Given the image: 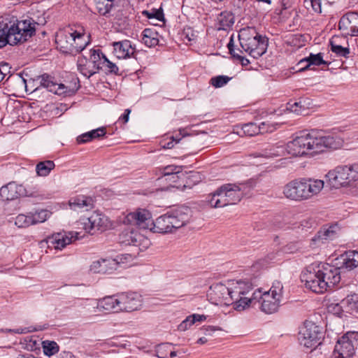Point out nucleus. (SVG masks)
Segmentation results:
<instances>
[{
    "label": "nucleus",
    "mask_w": 358,
    "mask_h": 358,
    "mask_svg": "<svg viewBox=\"0 0 358 358\" xmlns=\"http://www.w3.org/2000/svg\"><path fill=\"white\" fill-rule=\"evenodd\" d=\"M343 143L341 138L325 135L322 130H303L297 133L296 137L288 142L286 147L270 146L262 150L259 156L266 159L274 158L283 156L286 151L293 156L314 155L328 149H338L343 145Z\"/></svg>",
    "instance_id": "1"
},
{
    "label": "nucleus",
    "mask_w": 358,
    "mask_h": 358,
    "mask_svg": "<svg viewBox=\"0 0 358 358\" xmlns=\"http://www.w3.org/2000/svg\"><path fill=\"white\" fill-rule=\"evenodd\" d=\"M306 288L317 294H323L341 281L337 269L331 264L320 263L307 267L301 275Z\"/></svg>",
    "instance_id": "2"
},
{
    "label": "nucleus",
    "mask_w": 358,
    "mask_h": 358,
    "mask_svg": "<svg viewBox=\"0 0 358 358\" xmlns=\"http://www.w3.org/2000/svg\"><path fill=\"white\" fill-rule=\"evenodd\" d=\"M36 31L32 19L11 20L0 17V48L7 44L15 45L27 41Z\"/></svg>",
    "instance_id": "3"
},
{
    "label": "nucleus",
    "mask_w": 358,
    "mask_h": 358,
    "mask_svg": "<svg viewBox=\"0 0 358 358\" xmlns=\"http://www.w3.org/2000/svg\"><path fill=\"white\" fill-rule=\"evenodd\" d=\"M324 187V181L312 178H300L288 182L283 189L284 195L291 200H307L319 194Z\"/></svg>",
    "instance_id": "4"
},
{
    "label": "nucleus",
    "mask_w": 358,
    "mask_h": 358,
    "mask_svg": "<svg viewBox=\"0 0 358 358\" xmlns=\"http://www.w3.org/2000/svg\"><path fill=\"white\" fill-rule=\"evenodd\" d=\"M238 40L243 50L255 59L259 58L267 50L268 38L259 34L254 27L241 29Z\"/></svg>",
    "instance_id": "5"
},
{
    "label": "nucleus",
    "mask_w": 358,
    "mask_h": 358,
    "mask_svg": "<svg viewBox=\"0 0 358 358\" xmlns=\"http://www.w3.org/2000/svg\"><path fill=\"white\" fill-rule=\"evenodd\" d=\"M252 290L250 283L242 280L233 281L229 285V306L237 311H243L253 303V294L248 296Z\"/></svg>",
    "instance_id": "6"
},
{
    "label": "nucleus",
    "mask_w": 358,
    "mask_h": 358,
    "mask_svg": "<svg viewBox=\"0 0 358 358\" xmlns=\"http://www.w3.org/2000/svg\"><path fill=\"white\" fill-rule=\"evenodd\" d=\"M326 176L336 188L351 186L358 181V163L338 166L329 171Z\"/></svg>",
    "instance_id": "7"
},
{
    "label": "nucleus",
    "mask_w": 358,
    "mask_h": 358,
    "mask_svg": "<svg viewBox=\"0 0 358 358\" xmlns=\"http://www.w3.org/2000/svg\"><path fill=\"white\" fill-rule=\"evenodd\" d=\"M323 338L322 327L310 321H306L299 333V341L301 345L307 348H315L321 343Z\"/></svg>",
    "instance_id": "8"
},
{
    "label": "nucleus",
    "mask_w": 358,
    "mask_h": 358,
    "mask_svg": "<svg viewBox=\"0 0 358 358\" xmlns=\"http://www.w3.org/2000/svg\"><path fill=\"white\" fill-rule=\"evenodd\" d=\"M358 345V332L348 331L336 343L334 356V358H350L355 352V346Z\"/></svg>",
    "instance_id": "9"
},
{
    "label": "nucleus",
    "mask_w": 358,
    "mask_h": 358,
    "mask_svg": "<svg viewBox=\"0 0 358 358\" xmlns=\"http://www.w3.org/2000/svg\"><path fill=\"white\" fill-rule=\"evenodd\" d=\"M40 87L46 88L49 92L57 95L71 96L76 94L80 87L79 81L74 82L73 86L57 83L55 78L48 74H43L38 78Z\"/></svg>",
    "instance_id": "10"
},
{
    "label": "nucleus",
    "mask_w": 358,
    "mask_h": 358,
    "mask_svg": "<svg viewBox=\"0 0 358 358\" xmlns=\"http://www.w3.org/2000/svg\"><path fill=\"white\" fill-rule=\"evenodd\" d=\"M260 303V309L266 314L276 313L281 306L282 299L269 294V292H262L258 289L253 292V303Z\"/></svg>",
    "instance_id": "11"
},
{
    "label": "nucleus",
    "mask_w": 358,
    "mask_h": 358,
    "mask_svg": "<svg viewBox=\"0 0 358 358\" xmlns=\"http://www.w3.org/2000/svg\"><path fill=\"white\" fill-rule=\"evenodd\" d=\"M123 222L127 224H135L140 229H150L152 231L154 221L152 220L151 213L148 210L138 208L134 212L128 213Z\"/></svg>",
    "instance_id": "12"
},
{
    "label": "nucleus",
    "mask_w": 358,
    "mask_h": 358,
    "mask_svg": "<svg viewBox=\"0 0 358 358\" xmlns=\"http://www.w3.org/2000/svg\"><path fill=\"white\" fill-rule=\"evenodd\" d=\"M80 224L86 232L92 233L94 230H106L110 222L105 215L95 211L89 217L82 218Z\"/></svg>",
    "instance_id": "13"
},
{
    "label": "nucleus",
    "mask_w": 358,
    "mask_h": 358,
    "mask_svg": "<svg viewBox=\"0 0 358 358\" xmlns=\"http://www.w3.org/2000/svg\"><path fill=\"white\" fill-rule=\"evenodd\" d=\"M337 269L338 275L346 271H351L358 266V251L350 250L341 255L334 260L331 264Z\"/></svg>",
    "instance_id": "14"
},
{
    "label": "nucleus",
    "mask_w": 358,
    "mask_h": 358,
    "mask_svg": "<svg viewBox=\"0 0 358 358\" xmlns=\"http://www.w3.org/2000/svg\"><path fill=\"white\" fill-rule=\"evenodd\" d=\"M340 231V227L337 224H327L323 226L311 238L310 246L317 248L329 241L335 239Z\"/></svg>",
    "instance_id": "15"
},
{
    "label": "nucleus",
    "mask_w": 358,
    "mask_h": 358,
    "mask_svg": "<svg viewBox=\"0 0 358 358\" xmlns=\"http://www.w3.org/2000/svg\"><path fill=\"white\" fill-rule=\"evenodd\" d=\"M121 312L131 313L139 310L143 305L142 296L138 292H129L119 294Z\"/></svg>",
    "instance_id": "16"
},
{
    "label": "nucleus",
    "mask_w": 358,
    "mask_h": 358,
    "mask_svg": "<svg viewBox=\"0 0 358 358\" xmlns=\"http://www.w3.org/2000/svg\"><path fill=\"white\" fill-rule=\"evenodd\" d=\"M79 233L70 231L68 233H57L48 237L46 243L49 248L62 250L73 241L79 239Z\"/></svg>",
    "instance_id": "17"
},
{
    "label": "nucleus",
    "mask_w": 358,
    "mask_h": 358,
    "mask_svg": "<svg viewBox=\"0 0 358 358\" xmlns=\"http://www.w3.org/2000/svg\"><path fill=\"white\" fill-rule=\"evenodd\" d=\"M173 231L186 225L191 218V210L188 207H180L167 212Z\"/></svg>",
    "instance_id": "18"
},
{
    "label": "nucleus",
    "mask_w": 358,
    "mask_h": 358,
    "mask_svg": "<svg viewBox=\"0 0 358 358\" xmlns=\"http://www.w3.org/2000/svg\"><path fill=\"white\" fill-rule=\"evenodd\" d=\"M73 28H68L62 31H59L55 38L57 48L65 54L74 55L76 49L73 48Z\"/></svg>",
    "instance_id": "19"
},
{
    "label": "nucleus",
    "mask_w": 358,
    "mask_h": 358,
    "mask_svg": "<svg viewBox=\"0 0 358 358\" xmlns=\"http://www.w3.org/2000/svg\"><path fill=\"white\" fill-rule=\"evenodd\" d=\"M339 29L345 35L358 36V13L349 12L338 22Z\"/></svg>",
    "instance_id": "20"
},
{
    "label": "nucleus",
    "mask_w": 358,
    "mask_h": 358,
    "mask_svg": "<svg viewBox=\"0 0 358 358\" xmlns=\"http://www.w3.org/2000/svg\"><path fill=\"white\" fill-rule=\"evenodd\" d=\"M229 294V286L222 283H217L210 286L208 293V296L214 303H223L225 306H229V301H230Z\"/></svg>",
    "instance_id": "21"
},
{
    "label": "nucleus",
    "mask_w": 358,
    "mask_h": 358,
    "mask_svg": "<svg viewBox=\"0 0 358 358\" xmlns=\"http://www.w3.org/2000/svg\"><path fill=\"white\" fill-rule=\"evenodd\" d=\"M117 266V262L113 259H100L92 263L90 270L94 273H110Z\"/></svg>",
    "instance_id": "22"
},
{
    "label": "nucleus",
    "mask_w": 358,
    "mask_h": 358,
    "mask_svg": "<svg viewBox=\"0 0 358 358\" xmlns=\"http://www.w3.org/2000/svg\"><path fill=\"white\" fill-rule=\"evenodd\" d=\"M224 188L223 185L207 196V202L212 208H223L229 205Z\"/></svg>",
    "instance_id": "23"
},
{
    "label": "nucleus",
    "mask_w": 358,
    "mask_h": 358,
    "mask_svg": "<svg viewBox=\"0 0 358 358\" xmlns=\"http://www.w3.org/2000/svg\"><path fill=\"white\" fill-rule=\"evenodd\" d=\"M120 241L126 245L140 247L143 242L148 241L139 232L135 230H124L120 235Z\"/></svg>",
    "instance_id": "24"
},
{
    "label": "nucleus",
    "mask_w": 358,
    "mask_h": 358,
    "mask_svg": "<svg viewBox=\"0 0 358 358\" xmlns=\"http://www.w3.org/2000/svg\"><path fill=\"white\" fill-rule=\"evenodd\" d=\"M113 53L118 59L131 57L135 52V48L129 40L113 42Z\"/></svg>",
    "instance_id": "25"
},
{
    "label": "nucleus",
    "mask_w": 358,
    "mask_h": 358,
    "mask_svg": "<svg viewBox=\"0 0 358 358\" xmlns=\"http://www.w3.org/2000/svg\"><path fill=\"white\" fill-rule=\"evenodd\" d=\"M97 308L108 312H121L119 294L113 296H107L99 300Z\"/></svg>",
    "instance_id": "26"
},
{
    "label": "nucleus",
    "mask_w": 358,
    "mask_h": 358,
    "mask_svg": "<svg viewBox=\"0 0 358 358\" xmlns=\"http://www.w3.org/2000/svg\"><path fill=\"white\" fill-rule=\"evenodd\" d=\"M224 187L229 205L236 204L241 200L244 194L243 185L228 183L224 184Z\"/></svg>",
    "instance_id": "27"
},
{
    "label": "nucleus",
    "mask_w": 358,
    "mask_h": 358,
    "mask_svg": "<svg viewBox=\"0 0 358 358\" xmlns=\"http://www.w3.org/2000/svg\"><path fill=\"white\" fill-rule=\"evenodd\" d=\"M266 123H260L259 124L254 122H249L245 124L242 127V130L246 136H253L259 134H264L267 132H272L275 130L273 124H269L268 129H265Z\"/></svg>",
    "instance_id": "28"
},
{
    "label": "nucleus",
    "mask_w": 358,
    "mask_h": 358,
    "mask_svg": "<svg viewBox=\"0 0 358 358\" xmlns=\"http://www.w3.org/2000/svg\"><path fill=\"white\" fill-rule=\"evenodd\" d=\"M69 206L73 210H88L93 208L94 201L91 197L84 195H78L69 200Z\"/></svg>",
    "instance_id": "29"
},
{
    "label": "nucleus",
    "mask_w": 358,
    "mask_h": 358,
    "mask_svg": "<svg viewBox=\"0 0 358 358\" xmlns=\"http://www.w3.org/2000/svg\"><path fill=\"white\" fill-rule=\"evenodd\" d=\"M171 222H170L168 213H165L157 217L153 222L152 231L155 233H171L173 231V227H171Z\"/></svg>",
    "instance_id": "30"
},
{
    "label": "nucleus",
    "mask_w": 358,
    "mask_h": 358,
    "mask_svg": "<svg viewBox=\"0 0 358 358\" xmlns=\"http://www.w3.org/2000/svg\"><path fill=\"white\" fill-rule=\"evenodd\" d=\"M73 48L76 49L75 55L83 51L86 46L90 43L88 36H85L83 31H77L73 29Z\"/></svg>",
    "instance_id": "31"
},
{
    "label": "nucleus",
    "mask_w": 358,
    "mask_h": 358,
    "mask_svg": "<svg viewBox=\"0 0 358 358\" xmlns=\"http://www.w3.org/2000/svg\"><path fill=\"white\" fill-rule=\"evenodd\" d=\"M306 64L304 67H300L298 71H306L311 66H320L321 64H327L326 62L323 59L322 53H318L316 55L310 54L308 57H305L301 59L296 64L297 66L301 64Z\"/></svg>",
    "instance_id": "32"
},
{
    "label": "nucleus",
    "mask_w": 358,
    "mask_h": 358,
    "mask_svg": "<svg viewBox=\"0 0 358 358\" xmlns=\"http://www.w3.org/2000/svg\"><path fill=\"white\" fill-rule=\"evenodd\" d=\"M181 171L179 166L169 165L159 169L162 176L157 178V180H169L176 182L178 179L177 174Z\"/></svg>",
    "instance_id": "33"
},
{
    "label": "nucleus",
    "mask_w": 358,
    "mask_h": 358,
    "mask_svg": "<svg viewBox=\"0 0 358 358\" xmlns=\"http://www.w3.org/2000/svg\"><path fill=\"white\" fill-rule=\"evenodd\" d=\"M77 66L80 73L87 78H90L92 76L98 72L92 66V63L87 59V56L78 57Z\"/></svg>",
    "instance_id": "34"
},
{
    "label": "nucleus",
    "mask_w": 358,
    "mask_h": 358,
    "mask_svg": "<svg viewBox=\"0 0 358 358\" xmlns=\"http://www.w3.org/2000/svg\"><path fill=\"white\" fill-rule=\"evenodd\" d=\"M217 29L218 30H227L234 23V15L229 11H223L218 15L217 17Z\"/></svg>",
    "instance_id": "35"
},
{
    "label": "nucleus",
    "mask_w": 358,
    "mask_h": 358,
    "mask_svg": "<svg viewBox=\"0 0 358 358\" xmlns=\"http://www.w3.org/2000/svg\"><path fill=\"white\" fill-rule=\"evenodd\" d=\"M106 134V129L104 127H99L93 129L90 131L83 134L77 137V142L78 143H85L91 141L93 139L100 138Z\"/></svg>",
    "instance_id": "36"
},
{
    "label": "nucleus",
    "mask_w": 358,
    "mask_h": 358,
    "mask_svg": "<svg viewBox=\"0 0 358 358\" xmlns=\"http://www.w3.org/2000/svg\"><path fill=\"white\" fill-rule=\"evenodd\" d=\"M17 197L16 192V184L9 182L0 189V199L3 201L13 200Z\"/></svg>",
    "instance_id": "37"
},
{
    "label": "nucleus",
    "mask_w": 358,
    "mask_h": 358,
    "mask_svg": "<svg viewBox=\"0 0 358 358\" xmlns=\"http://www.w3.org/2000/svg\"><path fill=\"white\" fill-rule=\"evenodd\" d=\"M310 104L308 99H301L299 101H289L287 104V109L297 115H303Z\"/></svg>",
    "instance_id": "38"
},
{
    "label": "nucleus",
    "mask_w": 358,
    "mask_h": 358,
    "mask_svg": "<svg viewBox=\"0 0 358 358\" xmlns=\"http://www.w3.org/2000/svg\"><path fill=\"white\" fill-rule=\"evenodd\" d=\"M142 42L148 47H155L159 43L158 33L151 29H145L142 33Z\"/></svg>",
    "instance_id": "39"
},
{
    "label": "nucleus",
    "mask_w": 358,
    "mask_h": 358,
    "mask_svg": "<svg viewBox=\"0 0 358 358\" xmlns=\"http://www.w3.org/2000/svg\"><path fill=\"white\" fill-rule=\"evenodd\" d=\"M103 59H106V56L100 49H91L90 50L89 58H87V59L92 63V66L97 71L101 69Z\"/></svg>",
    "instance_id": "40"
},
{
    "label": "nucleus",
    "mask_w": 358,
    "mask_h": 358,
    "mask_svg": "<svg viewBox=\"0 0 358 358\" xmlns=\"http://www.w3.org/2000/svg\"><path fill=\"white\" fill-rule=\"evenodd\" d=\"M342 307L347 311H354L358 310V294L353 293L348 295L341 301Z\"/></svg>",
    "instance_id": "41"
},
{
    "label": "nucleus",
    "mask_w": 358,
    "mask_h": 358,
    "mask_svg": "<svg viewBox=\"0 0 358 358\" xmlns=\"http://www.w3.org/2000/svg\"><path fill=\"white\" fill-rule=\"evenodd\" d=\"M55 165L53 161L46 160L40 162L36 164V171L39 176H47L50 171L55 168Z\"/></svg>",
    "instance_id": "42"
},
{
    "label": "nucleus",
    "mask_w": 358,
    "mask_h": 358,
    "mask_svg": "<svg viewBox=\"0 0 358 358\" xmlns=\"http://www.w3.org/2000/svg\"><path fill=\"white\" fill-rule=\"evenodd\" d=\"M338 40V37H334L330 41L331 50L335 53L338 57H343L345 58L349 57L350 53L348 48H343L341 45L337 43Z\"/></svg>",
    "instance_id": "43"
},
{
    "label": "nucleus",
    "mask_w": 358,
    "mask_h": 358,
    "mask_svg": "<svg viewBox=\"0 0 358 358\" xmlns=\"http://www.w3.org/2000/svg\"><path fill=\"white\" fill-rule=\"evenodd\" d=\"M32 224L44 222L51 215V213L47 210L41 209L34 213H30Z\"/></svg>",
    "instance_id": "44"
},
{
    "label": "nucleus",
    "mask_w": 358,
    "mask_h": 358,
    "mask_svg": "<svg viewBox=\"0 0 358 358\" xmlns=\"http://www.w3.org/2000/svg\"><path fill=\"white\" fill-rule=\"evenodd\" d=\"M142 15L146 17L148 19L155 21L164 22V17L163 13V10L162 8L155 9L152 8L151 10H145L142 11Z\"/></svg>",
    "instance_id": "45"
},
{
    "label": "nucleus",
    "mask_w": 358,
    "mask_h": 358,
    "mask_svg": "<svg viewBox=\"0 0 358 358\" xmlns=\"http://www.w3.org/2000/svg\"><path fill=\"white\" fill-rule=\"evenodd\" d=\"M113 1H106V0H100L96 3L97 12L103 16L109 17L111 9L113 8Z\"/></svg>",
    "instance_id": "46"
},
{
    "label": "nucleus",
    "mask_w": 358,
    "mask_h": 358,
    "mask_svg": "<svg viewBox=\"0 0 358 358\" xmlns=\"http://www.w3.org/2000/svg\"><path fill=\"white\" fill-rule=\"evenodd\" d=\"M43 352L49 357L56 354L59 351V345L55 341H44L42 342Z\"/></svg>",
    "instance_id": "47"
},
{
    "label": "nucleus",
    "mask_w": 358,
    "mask_h": 358,
    "mask_svg": "<svg viewBox=\"0 0 358 358\" xmlns=\"http://www.w3.org/2000/svg\"><path fill=\"white\" fill-rule=\"evenodd\" d=\"M30 213L25 214H19L15 220V225L19 228H26L32 224Z\"/></svg>",
    "instance_id": "48"
},
{
    "label": "nucleus",
    "mask_w": 358,
    "mask_h": 358,
    "mask_svg": "<svg viewBox=\"0 0 358 358\" xmlns=\"http://www.w3.org/2000/svg\"><path fill=\"white\" fill-rule=\"evenodd\" d=\"M264 292H269V294L282 299L283 285L280 281L275 280L270 289L268 291H265Z\"/></svg>",
    "instance_id": "49"
},
{
    "label": "nucleus",
    "mask_w": 358,
    "mask_h": 358,
    "mask_svg": "<svg viewBox=\"0 0 358 358\" xmlns=\"http://www.w3.org/2000/svg\"><path fill=\"white\" fill-rule=\"evenodd\" d=\"M100 70L103 71L106 73L118 74L119 69L115 64L110 62L106 57V59H103L102 62V66Z\"/></svg>",
    "instance_id": "50"
},
{
    "label": "nucleus",
    "mask_w": 358,
    "mask_h": 358,
    "mask_svg": "<svg viewBox=\"0 0 358 358\" xmlns=\"http://www.w3.org/2000/svg\"><path fill=\"white\" fill-rule=\"evenodd\" d=\"M230 80L231 78L227 76H218L213 77L210 79V83L215 87H222L225 85Z\"/></svg>",
    "instance_id": "51"
},
{
    "label": "nucleus",
    "mask_w": 358,
    "mask_h": 358,
    "mask_svg": "<svg viewBox=\"0 0 358 358\" xmlns=\"http://www.w3.org/2000/svg\"><path fill=\"white\" fill-rule=\"evenodd\" d=\"M315 226V221L313 218L303 219L298 225V229L301 231L306 232L308 230L313 229Z\"/></svg>",
    "instance_id": "52"
},
{
    "label": "nucleus",
    "mask_w": 358,
    "mask_h": 358,
    "mask_svg": "<svg viewBox=\"0 0 358 358\" xmlns=\"http://www.w3.org/2000/svg\"><path fill=\"white\" fill-rule=\"evenodd\" d=\"M303 3L307 9L311 8L315 13H320L322 11L321 0H304Z\"/></svg>",
    "instance_id": "53"
},
{
    "label": "nucleus",
    "mask_w": 358,
    "mask_h": 358,
    "mask_svg": "<svg viewBox=\"0 0 358 358\" xmlns=\"http://www.w3.org/2000/svg\"><path fill=\"white\" fill-rule=\"evenodd\" d=\"M193 324L194 319H192L191 315H189L178 325V329L179 331H185Z\"/></svg>",
    "instance_id": "54"
},
{
    "label": "nucleus",
    "mask_w": 358,
    "mask_h": 358,
    "mask_svg": "<svg viewBox=\"0 0 358 358\" xmlns=\"http://www.w3.org/2000/svg\"><path fill=\"white\" fill-rule=\"evenodd\" d=\"M170 347L171 345L169 344H162L158 345L156 350L157 357L159 358H166V353H165V352L167 351V348Z\"/></svg>",
    "instance_id": "55"
},
{
    "label": "nucleus",
    "mask_w": 358,
    "mask_h": 358,
    "mask_svg": "<svg viewBox=\"0 0 358 358\" xmlns=\"http://www.w3.org/2000/svg\"><path fill=\"white\" fill-rule=\"evenodd\" d=\"M44 329H46V327H44V328L35 327L33 329H30V327L29 328H18V329L12 330V331H13L15 334H27L28 332L40 331V330H43ZM10 331H11V330H10Z\"/></svg>",
    "instance_id": "56"
},
{
    "label": "nucleus",
    "mask_w": 358,
    "mask_h": 358,
    "mask_svg": "<svg viewBox=\"0 0 358 358\" xmlns=\"http://www.w3.org/2000/svg\"><path fill=\"white\" fill-rule=\"evenodd\" d=\"M301 243L300 242L290 243L286 246V251L293 253L296 252L300 248Z\"/></svg>",
    "instance_id": "57"
},
{
    "label": "nucleus",
    "mask_w": 358,
    "mask_h": 358,
    "mask_svg": "<svg viewBox=\"0 0 358 358\" xmlns=\"http://www.w3.org/2000/svg\"><path fill=\"white\" fill-rule=\"evenodd\" d=\"M234 58L237 59L241 62V64L242 66H248L250 64L249 59H248L246 57L240 55L239 54L234 55Z\"/></svg>",
    "instance_id": "58"
},
{
    "label": "nucleus",
    "mask_w": 358,
    "mask_h": 358,
    "mask_svg": "<svg viewBox=\"0 0 358 358\" xmlns=\"http://www.w3.org/2000/svg\"><path fill=\"white\" fill-rule=\"evenodd\" d=\"M184 34H185V38H187L189 41H192L195 39L196 35L190 28L185 29Z\"/></svg>",
    "instance_id": "59"
},
{
    "label": "nucleus",
    "mask_w": 358,
    "mask_h": 358,
    "mask_svg": "<svg viewBox=\"0 0 358 358\" xmlns=\"http://www.w3.org/2000/svg\"><path fill=\"white\" fill-rule=\"evenodd\" d=\"M130 113V109H126L124 114L120 117L119 121H122L124 124L127 123L129 121Z\"/></svg>",
    "instance_id": "60"
},
{
    "label": "nucleus",
    "mask_w": 358,
    "mask_h": 358,
    "mask_svg": "<svg viewBox=\"0 0 358 358\" xmlns=\"http://www.w3.org/2000/svg\"><path fill=\"white\" fill-rule=\"evenodd\" d=\"M192 319H194V324L196 322H202L206 319V317L204 315H199V314H192L191 315Z\"/></svg>",
    "instance_id": "61"
},
{
    "label": "nucleus",
    "mask_w": 358,
    "mask_h": 358,
    "mask_svg": "<svg viewBox=\"0 0 358 358\" xmlns=\"http://www.w3.org/2000/svg\"><path fill=\"white\" fill-rule=\"evenodd\" d=\"M227 48L229 49V53L234 57V55H236V54L235 50L234 48V41H233V38H231L230 41L227 44Z\"/></svg>",
    "instance_id": "62"
},
{
    "label": "nucleus",
    "mask_w": 358,
    "mask_h": 358,
    "mask_svg": "<svg viewBox=\"0 0 358 358\" xmlns=\"http://www.w3.org/2000/svg\"><path fill=\"white\" fill-rule=\"evenodd\" d=\"M217 329H218L217 328H216L215 327H213V326H208L203 329L204 334L206 335H210L211 332H213Z\"/></svg>",
    "instance_id": "63"
},
{
    "label": "nucleus",
    "mask_w": 358,
    "mask_h": 358,
    "mask_svg": "<svg viewBox=\"0 0 358 358\" xmlns=\"http://www.w3.org/2000/svg\"><path fill=\"white\" fill-rule=\"evenodd\" d=\"M207 341H208V340H207L206 338L201 337V338L198 339L196 343H199V344H204V343H207Z\"/></svg>",
    "instance_id": "64"
}]
</instances>
